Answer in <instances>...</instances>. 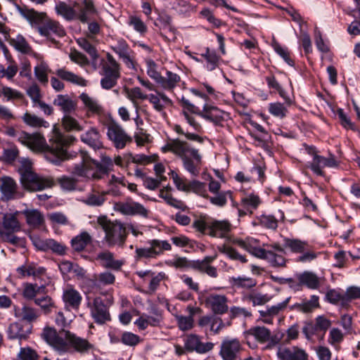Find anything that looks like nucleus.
<instances>
[{
  "label": "nucleus",
  "instance_id": "nucleus-44",
  "mask_svg": "<svg viewBox=\"0 0 360 360\" xmlns=\"http://www.w3.org/2000/svg\"><path fill=\"white\" fill-rule=\"evenodd\" d=\"M14 232L15 231H0V236L4 242L17 246L25 247V239L15 236L13 234Z\"/></svg>",
  "mask_w": 360,
  "mask_h": 360
},
{
  "label": "nucleus",
  "instance_id": "nucleus-13",
  "mask_svg": "<svg viewBox=\"0 0 360 360\" xmlns=\"http://www.w3.org/2000/svg\"><path fill=\"white\" fill-rule=\"evenodd\" d=\"M115 208L120 212L126 215H139L144 218L148 217L150 211L143 205L131 200L115 204Z\"/></svg>",
  "mask_w": 360,
  "mask_h": 360
},
{
  "label": "nucleus",
  "instance_id": "nucleus-31",
  "mask_svg": "<svg viewBox=\"0 0 360 360\" xmlns=\"http://www.w3.org/2000/svg\"><path fill=\"white\" fill-rule=\"evenodd\" d=\"M55 10L58 15L63 16L68 21L77 20L73 3L69 5L64 1H59L56 5Z\"/></svg>",
  "mask_w": 360,
  "mask_h": 360
},
{
  "label": "nucleus",
  "instance_id": "nucleus-9",
  "mask_svg": "<svg viewBox=\"0 0 360 360\" xmlns=\"http://www.w3.org/2000/svg\"><path fill=\"white\" fill-rule=\"evenodd\" d=\"M243 347L238 338H225L221 342L219 356L223 360H238Z\"/></svg>",
  "mask_w": 360,
  "mask_h": 360
},
{
  "label": "nucleus",
  "instance_id": "nucleus-50",
  "mask_svg": "<svg viewBox=\"0 0 360 360\" xmlns=\"http://www.w3.org/2000/svg\"><path fill=\"white\" fill-rule=\"evenodd\" d=\"M20 229L19 221L17 218L13 215H6L3 221V229L0 231H18Z\"/></svg>",
  "mask_w": 360,
  "mask_h": 360
},
{
  "label": "nucleus",
  "instance_id": "nucleus-4",
  "mask_svg": "<svg viewBox=\"0 0 360 360\" xmlns=\"http://www.w3.org/2000/svg\"><path fill=\"white\" fill-rule=\"evenodd\" d=\"M98 224L105 232L104 239L109 247L124 246L127 233L122 223L111 221L106 217H100L98 218Z\"/></svg>",
  "mask_w": 360,
  "mask_h": 360
},
{
  "label": "nucleus",
  "instance_id": "nucleus-10",
  "mask_svg": "<svg viewBox=\"0 0 360 360\" xmlns=\"http://www.w3.org/2000/svg\"><path fill=\"white\" fill-rule=\"evenodd\" d=\"M73 6L75 9L76 19L82 23H87L98 14L93 0L75 1Z\"/></svg>",
  "mask_w": 360,
  "mask_h": 360
},
{
  "label": "nucleus",
  "instance_id": "nucleus-34",
  "mask_svg": "<svg viewBox=\"0 0 360 360\" xmlns=\"http://www.w3.org/2000/svg\"><path fill=\"white\" fill-rule=\"evenodd\" d=\"M283 246L285 248L289 249L293 253L303 252L309 248V244L305 241L288 238H284Z\"/></svg>",
  "mask_w": 360,
  "mask_h": 360
},
{
  "label": "nucleus",
  "instance_id": "nucleus-19",
  "mask_svg": "<svg viewBox=\"0 0 360 360\" xmlns=\"http://www.w3.org/2000/svg\"><path fill=\"white\" fill-rule=\"evenodd\" d=\"M232 229V225L228 220H212L207 233L216 238H226Z\"/></svg>",
  "mask_w": 360,
  "mask_h": 360
},
{
  "label": "nucleus",
  "instance_id": "nucleus-38",
  "mask_svg": "<svg viewBox=\"0 0 360 360\" xmlns=\"http://www.w3.org/2000/svg\"><path fill=\"white\" fill-rule=\"evenodd\" d=\"M46 290L44 285H38L37 284L27 283L23 290V297L27 300H36V297L44 293Z\"/></svg>",
  "mask_w": 360,
  "mask_h": 360
},
{
  "label": "nucleus",
  "instance_id": "nucleus-5",
  "mask_svg": "<svg viewBox=\"0 0 360 360\" xmlns=\"http://www.w3.org/2000/svg\"><path fill=\"white\" fill-rule=\"evenodd\" d=\"M100 75L102 76L101 86L106 90L115 86L121 77L120 65L109 53L106 55V60L101 62Z\"/></svg>",
  "mask_w": 360,
  "mask_h": 360
},
{
  "label": "nucleus",
  "instance_id": "nucleus-52",
  "mask_svg": "<svg viewBox=\"0 0 360 360\" xmlns=\"http://www.w3.org/2000/svg\"><path fill=\"white\" fill-rule=\"evenodd\" d=\"M216 256H206L202 259L193 261L192 267L201 273H205L211 266L210 264L216 259Z\"/></svg>",
  "mask_w": 360,
  "mask_h": 360
},
{
  "label": "nucleus",
  "instance_id": "nucleus-3",
  "mask_svg": "<svg viewBox=\"0 0 360 360\" xmlns=\"http://www.w3.org/2000/svg\"><path fill=\"white\" fill-rule=\"evenodd\" d=\"M20 163L18 172L20 174V182L25 190L37 192L54 186L52 177L39 175L34 172L32 162L29 160L23 159Z\"/></svg>",
  "mask_w": 360,
  "mask_h": 360
},
{
  "label": "nucleus",
  "instance_id": "nucleus-17",
  "mask_svg": "<svg viewBox=\"0 0 360 360\" xmlns=\"http://www.w3.org/2000/svg\"><path fill=\"white\" fill-rule=\"evenodd\" d=\"M276 356L279 360H308L307 352L298 347H278Z\"/></svg>",
  "mask_w": 360,
  "mask_h": 360
},
{
  "label": "nucleus",
  "instance_id": "nucleus-2",
  "mask_svg": "<svg viewBox=\"0 0 360 360\" xmlns=\"http://www.w3.org/2000/svg\"><path fill=\"white\" fill-rule=\"evenodd\" d=\"M162 150L165 153L170 151L179 156L184 168L193 176H197L199 174L201 155L197 149L191 148L187 142L179 139L169 140Z\"/></svg>",
  "mask_w": 360,
  "mask_h": 360
},
{
  "label": "nucleus",
  "instance_id": "nucleus-63",
  "mask_svg": "<svg viewBox=\"0 0 360 360\" xmlns=\"http://www.w3.org/2000/svg\"><path fill=\"white\" fill-rule=\"evenodd\" d=\"M146 65L148 75L158 84L160 80L162 79V76L157 70L156 63L152 59H148Z\"/></svg>",
  "mask_w": 360,
  "mask_h": 360
},
{
  "label": "nucleus",
  "instance_id": "nucleus-21",
  "mask_svg": "<svg viewBox=\"0 0 360 360\" xmlns=\"http://www.w3.org/2000/svg\"><path fill=\"white\" fill-rule=\"evenodd\" d=\"M62 298L65 307L72 309H78L82 300L79 292L70 285L63 290Z\"/></svg>",
  "mask_w": 360,
  "mask_h": 360
},
{
  "label": "nucleus",
  "instance_id": "nucleus-7",
  "mask_svg": "<svg viewBox=\"0 0 360 360\" xmlns=\"http://www.w3.org/2000/svg\"><path fill=\"white\" fill-rule=\"evenodd\" d=\"M148 244L150 245V247L136 248L134 255L136 261L155 258L162 254L164 250H170L172 248L171 245L167 240L153 239L148 241Z\"/></svg>",
  "mask_w": 360,
  "mask_h": 360
},
{
  "label": "nucleus",
  "instance_id": "nucleus-49",
  "mask_svg": "<svg viewBox=\"0 0 360 360\" xmlns=\"http://www.w3.org/2000/svg\"><path fill=\"white\" fill-rule=\"evenodd\" d=\"M10 44L22 53H28L31 51V47L21 35H18L15 38L11 39Z\"/></svg>",
  "mask_w": 360,
  "mask_h": 360
},
{
  "label": "nucleus",
  "instance_id": "nucleus-60",
  "mask_svg": "<svg viewBox=\"0 0 360 360\" xmlns=\"http://www.w3.org/2000/svg\"><path fill=\"white\" fill-rule=\"evenodd\" d=\"M39 312L34 308L25 305L22 308L20 316L22 320L28 322H32L39 317Z\"/></svg>",
  "mask_w": 360,
  "mask_h": 360
},
{
  "label": "nucleus",
  "instance_id": "nucleus-8",
  "mask_svg": "<svg viewBox=\"0 0 360 360\" xmlns=\"http://www.w3.org/2000/svg\"><path fill=\"white\" fill-rule=\"evenodd\" d=\"M1 200L3 202L19 200L24 197L25 192L15 179L9 176L0 178Z\"/></svg>",
  "mask_w": 360,
  "mask_h": 360
},
{
  "label": "nucleus",
  "instance_id": "nucleus-27",
  "mask_svg": "<svg viewBox=\"0 0 360 360\" xmlns=\"http://www.w3.org/2000/svg\"><path fill=\"white\" fill-rule=\"evenodd\" d=\"M107 193L108 192H99L95 188H92L91 192L81 199V202L90 207H101L106 200Z\"/></svg>",
  "mask_w": 360,
  "mask_h": 360
},
{
  "label": "nucleus",
  "instance_id": "nucleus-18",
  "mask_svg": "<svg viewBox=\"0 0 360 360\" xmlns=\"http://www.w3.org/2000/svg\"><path fill=\"white\" fill-rule=\"evenodd\" d=\"M198 115L217 125L224 121L226 113L216 106L205 104L202 110H199Z\"/></svg>",
  "mask_w": 360,
  "mask_h": 360
},
{
  "label": "nucleus",
  "instance_id": "nucleus-20",
  "mask_svg": "<svg viewBox=\"0 0 360 360\" xmlns=\"http://www.w3.org/2000/svg\"><path fill=\"white\" fill-rule=\"evenodd\" d=\"M298 282L292 286H296V290L302 289L303 285L307 286L309 289H318L320 286V281L319 277L311 271H304L297 275Z\"/></svg>",
  "mask_w": 360,
  "mask_h": 360
},
{
  "label": "nucleus",
  "instance_id": "nucleus-53",
  "mask_svg": "<svg viewBox=\"0 0 360 360\" xmlns=\"http://www.w3.org/2000/svg\"><path fill=\"white\" fill-rule=\"evenodd\" d=\"M284 254L276 253L274 250H270L266 261L274 267L285 266L286 259L283 257Z\"/></svg>",
  "mask_w": 360,
  "mask_h": 360
},
{
  "label": "nucleus",
  "instance_id": "nucleus-33",
  "mask_svg": "<svg viewBox=\"0 0 360 360\" xmlns=\"http://www.w3.org/2000/svg\"><path fill=\"white\" fill-rule=\"evenodd\" d=\"M27 326V330H25L23 329V326L20 323H13L9 326L8 328V338L9 339H19V340H25L28 337V335L30 333V327L29 326Z\"/></svg>",
  "mask_w": 360,
  "mask_h": 360
},
{
  "label": "nucleus",
  "instance_id": "nucleus-1",
  "mask_svg": "<svg viewBox=\"0 0 360 360\" xmlns=\"http://www.w3.org/2000/svg\"><path fill=\"white\" fill-rule=\"evenodd\" d=\"M5 134L9 136H18V141L33 150L46 152V158L52 163L59 165L63 161L71 160L72 165L68 171L74 176L86 180H98L107 172L105 167L91 159L84 151H68L66 146L75 141L72 136H65L58 131H53L49 139V144L39 133L29 134L21 131L18 134L13 127H7Z\"/></svg>",
  "mask_w": 360,
  "mask_h": 360
},
{
  "label": "nucleus",
  "instance_id": "nucleus-26",
  "mask_svg": "<svg viewBox=\"0 0 360 360\" xmlns=\"http://www.w3.org/2000/svg\"><path fill=\"white\" fill-rule=\"evenodd\" d=\"M37 31L41 36L44 37H49L51 34H55L59 37L65 35V31L59 22L51 20H46L41 26L37 27Z\"/></svg>",
  "mask_w": 360,
  "mask_h": 360
},
{
  "label": "nucleus",
  "instance_id": "nucleus-35",
  "mask_svg": "<svg viewBox=\"0 0 360 360\" xmlns=\"http://www.w3.org/2000/svg\"><path fill=\"white\" fill-rule=\"evenodd\" d=\"M91 236L86 231H83L72 239L71 245L75 251L81 252L91 243Z\"/></svg>",
  "mask_w": 360,
  "mask_h": 360
},
{
  "label": "nucleus",
  "instance_id": "nucleus-12",
  "mask_svg": "<svg viewBox=\"0 0 360 360\" xmlns=\"http://www.w3.org/2000/svg\"><path fill=\"white\" fill-rule=\"evenodd\" d=\"M41 336L49 345L58 352H66L68 351V345L64 340L65 335H62V330L57 333L54 328L46 327L44 329Z\"/></svg>",
  "mask_w": 360,
  "mask_h": 360
},
{
  "label": "nucleus",
  "instance_id": "nucleus-16",
  "mask_svg": "<svg viewBox=\"0 0 360 360\" xmlns=\"http://www.w3.org/2000/svg\"><path fill=\"white\" fill-rule=\"evenodd\" d=\"M62 335H65V339L68 347L71 346L77 352L87 353L94 347L93 345L87 340L78 337L69 330L62 329Z\"/></svg>",
  "mask_w": 360,
  "mask_h": 360
},
{
  "label": "nucleus",
  "instance_id": "nucleus-45",
  "mask_svg": "<svg viewBox=\"0 0 360 360\" xmlns=\"http://www.w3.org/2000/svg\"><path fill=\"white\" fill-rule=\"evenodd\" d=\"M326 167V158L319 155H314L313 160L309 162V167L319 176H323L322 169Z\"/></svg>",
  "mask_w": 360,
  "mask_h": 360
},
{
  "label": "nucleus",
  "instance_id": "nucleus-51",
  "mask_svg": "<svg viewBox=\"0 0 360 360\" xmlns=\"http://www.w3.org/2000/svg\"><path fill=\"white\" fill-rule=\"evenodd\" d=\"M231 283L235 287L245 289L252 288L257 285L256 281L249 277H232Z\"/></svg>",
  "mask_w": 360,
  "mask_h": 360
},
{
  "label": "nucleus",
  "instance_id": "nucleus-61",
  "mask_svg": "<svg viewBox=\"0 0 360 360\" xmlns=\"http://www.w3.org/2000/svg\"><path fill=\"white\" fill-rule=\"evenodd\" d=\"M19 155V150L15 146L4 148L2 154V160L6 163H13Z\"/></svg>",
  "mask_w": 360,
  "mask_h": 360
},
{
  "label": "nucleus",
  "instance_id": "nucleus-58",
  "mask_svg": "<svg viewBox=\"0 0 360 360\" xmlns=\"http://www.w3.org/2000/svg\"><path fill=\"white\" fill-rule=\"evenodd\" d=\"M78 45L84 50L93 60L98 58V53L96 48L85 38H79L77 40Z\"/></svg>",
  "mask_w": 360,
  "mask_h": 360
},
{
  "label": "nucleus",
  "instance_id": "nucleus-57",
  "mask_svg": "<svg viewBox=\"0 0 360 360\" xmlns=\"http://www.w3.org/2000/svg\"><path fill=\"white\" fill-rule=\"evenodd\" d=\"M160 197L163 198L166 202L172 207L181 210H186L187 209V206L181 200L173 198L171 194H165L162 190L160 191Z\"/></svg>",
  "mask_w": 360,
  "mask_h": 360
},
{
  "label": "nucleus",
  "instance_id": "nucleus-22",
  "mask_svg": "<svg viewBox=\"0 0 360 360\" xmlns=\"http://www.w3.org/2000/svg\"><path fill=\"white\" fill-rule=\"evenodd\" d=\"M53 104L67 115L74 112L77 106L76 101L72 100L68 94H58L54 98Z\"/></svg>",
  "mask_w": 360,
  "mask_h": 360
},
{
  "label": "nucleus",
  "instance_id": "nucleus-15",
  "mask_svg": "<svg viewBox=\"0 0 360 360\" xmlns=\"http://www.w3.org/2000/svg\"><path fill=\"white\" fill-rule=\"evenodd\" d=\"M214 347L212 342H202L198 335L190 334L184 339V348L188 352H196L204 354L211 351Z\"/></svg>",
  "mask_w": 360,
  "mask_h": 360
},
{
  "label": "nucleus",
  "instance_id": "nucleus-55",
  "mask_svg": "<svg viewBox=\"0 0 360 360\" xmlns=\"http://www.w3.org/2000/svg\"><path fill=\"white\" fill-rule=\"evenodd\" d=\"M220 252L227 255L230 259L233 260H239L242 263L247 262V259L245 256L241 255L238 251L230 246L223 245L219 248Z\"/></svg>",
  "mask_w": 360,
  "mask_h": 360
},
{
  "label": "nucleus",
  "instance_id": "nucleus-47",
  "mask_svg": "<svg viewBox=\"0 0 360 360\" xmlns=\"http://www.w3.org/2000/svg\"><path fill=\"white\" fill-rule=\"evenodd\" d=\"M27 223L33 226H39L44 222L42 214L37 210H27L25 212Z\"/></svg>",
  "mask_w": 360,
  "mask_h": 360
},
{
  "label": "nucleus",
  "instance_id": "nucleus-59",
  "mask_svg": "<svg viewBox=\"0 0 360 360\" xmlns=\"http://www.w3.org/2000/svg\"><path fill=\"white\" fill-rule=\"evenodd\" d=\"M269 111L274 116L280 118L285 117L288 113V109L284 104L278 102L270 103Z\"/></svg>",
  "mask_w": 360,
  "mask_h": 360
},
{
  "label": "nucleus",
  "instance_id": "nucleus-11",
  "mask_svg": "<svg viewBox=\"0 0 360 360\" xmlns=\"http://www.w3.org/2000/svg\"><path fill=\"white\" fill-rule=\"evenodd\" d=\"M107 136L117 149L124 148L132 139L126 133L124 129L117 122H111L107 127Z\"/></svg>",
  "mask_w": 360,
  "mask_h": 360
},
{
  "label": "nucleus",
  "instance_id": "nucleus-25",
  "mask_svg": "<svg viewBox=\"0 0 360 360\" xmlns=\"http://www.w3.org/2000/svg\"><path fill=\"white\" fill-rule=\"evenodd\" d=\"M79 98L82 101L89 116L101 115L103 114L104 109L98 100L89 96L86 93L81 94Z\"/></svg>",
  "mask_w": 360,
  "mask_h": 360
},
{
  "label": "nucleus",
  "instance_id": "nucleus-24",
  "mask_svg": "<svg viewBox=\"0 0 360 360\" xmlns=\"http://www.w3.org/2000/svg\"><path fill=\"white\" fill-rule=\"evenodd\" d=\"M96 259L104 268L115 271L120 270L124 264V261L115 259L114 254L109 250L99 252L97 255Z\"/></svg>",
  "mask_w": 360,
  "mask_h": 360
},
{
  "label": "nucleus",
  "instance_id": "nucleus-64",
  "mask_svg": "<svg viewBox=\"0 0 360 360\" xmlns=\"http://www.w3.org/2000/svg\"><path fill=\"white\" fill-rule=\"evenodd\" d=\"M18 357L20 360H37L39 356L33 349L30 347H23L20 349Z\"/></svg>",
  "mask_w": 360,
  "mask_h": 360
},
{
  "label": "nucleus",
  "instance_id": "nucleus-37",
  "mask_svg": "<svg viewBox=\"0 0 360 360\" xmlns=\"http://www.w3.org/2000/svg\"><path fill=\"white\" fill-rule=\"evenodd\" d=\"M246 334L254 336L257 341L262 343L269 341L271 337V331L264 326L250 328Z\"/></svg>",
  "mask_w": 360,
  "mask_h": 360
},
{
  "label": "nucleus",
  "instance_id": "nucleus-28",
  "mask_svg": "<svg viewBox=\"0 0 360 360\" xmlns=\"http://www.w3.org/2000/svg\"><path fill=\"white\" fill-rule=\"evenodd\" d=\"M81 140L94 150L103 148L101 141V134L97 129L91 127L84 134L81 135Z\"/></svg>",
  "mask_w": 360,
  "mask_h": 360
},
{
  "label": "nucleus",
  "instance_id": "nucleus-39",
  "mask_svg": "<svg viewBox=\"0 0 360 360\" xmlns=\"http://www.w3.org/2000/svg\"><path fill=\"white\" fill-rule=\"evenodd\" d=\"M180 79L181 78L177 74L167 71L166 77L162 76V79L160 80L158 84L166 90H172L180 82Z\"/></svg>",
  "mask_w": 360,
  "mask_h": 360
},
{
  "label": "nucleus",
  "instance_id": "nucleus-56",
  "mask_svg": "<svg viewBox=\"0 0 360 360\" xmlns=\"http://www.w3.org/2000/svg\"><path fill=\"white\" fill-rule=\"evenodd\" d=\"M127 98L133 103L134 105L138 108V103L136 99L146 100L148 97L144 94L139 87H134L132 89H125Z\"/></svg>",
  "mask_w": 360,
  "mask_h": 360
},
{
  "label": "nucleus",
  "instance_id": "nucleus-23",
  "mask_svg": "<svg viewBox=\"0 0 360 360\" xmlns=\"http://www.w3.org/2000/svg\"><path fill=\"white\" fill-rule=\"evenodd\" d=\"M18 11L20 15L27 19L37 30V27L41 26L46 20V15L44 13H39L26 6H18Z\"/></svg>",
  "mask_w": 360,
  "mask_h": 360
},
{
  "label": "nucleus",
  "instance_id": "nucleus-14",
  "mask_svg": "<svg viewBox=\"0 0 360 360\" xmlns=\"http://www.w3.org/2000/svg\"><path fill=\"white\" fill-rule=\"evenodd\" d=\"M228 299L224 295L211 294L205 297V304L214 314L222 315L229 310Z\"/></svg>",
  "mask_w": 360,
  "mask_h": 360
},
{
  "label": "nucleus",
  "instance_id": "nucleus-62",
  "mask_svg": "<svg viewBox=\"0 0 360 360\" xmlns=\"http://www.w3.org/2000/svg\"><path fill=\"white\" fill-rule=\"evenodd\" d=\"M261 201L258 195L250 194L242 198V205L248 210L250 209H256Z\"/></svg>",
  "mask_w": 360,
  "mask_h": 360
},
{
  "label": "nucleus",
  "instance_id": "nucleus-40",
  "mask_svg": "<svg viewBox=\"0 0 360 360\" xmlns=\"http://www.w3.org/2000/svg\"><path fill=\"white\" fill-rule=\"evenodd\" d=\"M23 122L32 127H44L45 128L48 127L49 126V124L48 122L44 120L43 118H41L34 114H31L30 112H25L22 117Z\"/></svg>",
  "mask_w": 360,
  "mask_h": 360
},
{
  "label": "nucleus",
  "instance_id": "nucleus-54",
  "mask_svg": "<svg viewBox=\"0 0 360 360\" xmlns=\"http://www.w3.org/2000/svg\"><path fill=\"white\" fill-rule=\"evenodd\" d=\"M220 252L227 255L230 259L233 260H239L242 263L247 262V259L245 256L241 255L238 251L230 246L223 245L219 248Z\"/></svg>",
  "mask_w": 360,
  "mask_h": 360
},
{
  "label": "nucleus",
  "instance_id": "nucleus-29",
  "mask_svg": "<svg viewBox=\"0 0 360 360\" xmlns=\"http://www.w3.org/2000/svg\"><path fill=\"white\" fill-rule=\"evenodd\" d=\"M57 182L63 191H83L84 187L79 185V179L67 175H63L57 179Z\"/></svg>",
  "mask_w": 360,
  "mask_h": 360
},
{
  "label": "nucleus",
  "instance_id": "nucleus-6",
  "mask_svg": "<svg viewBox=\"0 0 360 360\" xmlns=\"http://www.w3.org/2000/svg\"><path fill=\"white\" fill-rule=\"evenodd\" d=\"M86 306L90 310V314L94 322L99 325H103L111 321L110 307L113 304V297H108L105 300L98 296L92 301L87 297Z\"/></svg>",
  "mask_w": 360,
  "mask_h": 360
},
{
  "label": "nucleus",
  "instance_id": "nucleus-46",
  "mask_svg": "<svg viewBox=\"0 0 360 360\" xmlns=\"http://www.w3.org/2000/svg\"><path fill=\"white\" fill-rule=\"evenodd\" d=\"M215 196H209L208 195H203V197L208 199L210 202L218 207H224L227 203V198H231V192L222 191L218 193H215Z\"/></svg>",
  "mask_w": 360,
  "mask_h": 360
},
{
  "label": "nucleus",
  "instance_id": "nucleus-36",
  "mask_svg": "<svg viewBox=\"0 0 360 360\" xmlns=\"http://www.w3.org/2000/svg\"><path fill=\"white\" fill-rule=\"evenodd\" d=\"M56 74L62 79L71 82L79 86H84L86 85V80L74 74L72 72L68 71L64 68H60L56 70Z\"/></svg>",
  "mask_w": 360,
  "mask_h": 360
},
{
  "label": "nucleus",
  "instance_id": "nucleus-42",
  "mask_svg": "<svg viewBox=\"0 0 360 360\" xmlns=\"http://www.w3.org/2000/svg\"><path fill=\"white\" fill-rule=\"evenodd\" d=\"M62 126L68 131H81L83 127L70 114L64 115L61 120Z\"/></svg>",
  "mask_w": 360,
  "mask_h": 360
},
{
  "label": "nucleus",
  "instance_id": "nucleus-30",
  "mask_svg": "<svg viewBox=\"0 0 360 360\" xmlns=\"http://www.w3.org/2000/svg\"><path fill=\"white\" fill-rule=\"evenodd\" d=\"M0 98L6 102L22 101L25 98L24 94L20 91L8 86H1L0 88Z\"/></svg>",
  "mask_w": 360,
  "mask_h": 360
},
{
  "label": "nucleus",
  "instance_id": "nucleus-43",
  "mask_svg": "<svg viewBox=\"0 0 360 360\" xmlns=\"http://www.w3.org/2000/svg\"><path fill=\"white\" fill-rule=\"evenodd\" d=\"M319 306V297L316 295H312L309 301L295 304L293 306V308L300 311L308 313L312 311L314 309Z\"/></svg>",
  "mask_w": 360,
  "mask_h": 360
},
{
  "label": "nucleus",
  "instance_id": "nucleus-32",
  "mask_svg": "<svg viewBox=\"0 0 360 360\" xmlns=\"http://www.w3.org/2000/svg\"><path fill=\"white\" fill-rule=\"evenodd\" d=\"M198 324L201 327H204L210 324V329L215 334L219 333L221 329L224 327V323L222 319L219 317L214 316H202L198 321Z\"/></svg>",
  "mask_w": 360,
  "mask_h": 360
},
{
  "label": "nucleus",
  "instance_id": "nucleus-41",
  "mask_svg": "<svg viewBox=\"0 0 360 360\" xmlns=\"http://www.w3.org/2000/svg\"><path fill=\"white\" fill-rule=\"evenodd\" d=\"M34 303L38 305L46 314L50 313L51 308L55 307L52 298L46 295L45 292L36 297Z\"/></svg>",
  "mask_w": 360,
  "mask_h": 360
},
{
  "label": "nucleus",
  "instance_id": "nucleus-48",
  "mask_svg": "<svg viewBox=\"0 0 360 360\" xmlns=\"http://www.w3.org/2000/svg\"><path fill=\"white\" fill-rule=\"evenodd\" d=\"M290 300V297H288L283 302L277 304L276 305L272 306L269 308H267L266 310H260L259 311L261 317L266 316H276L279 314V312L286 308L288 303Z\"/></svg>",
  "mask_w": 360,
  "mask_h": 360
}]
</instances>
